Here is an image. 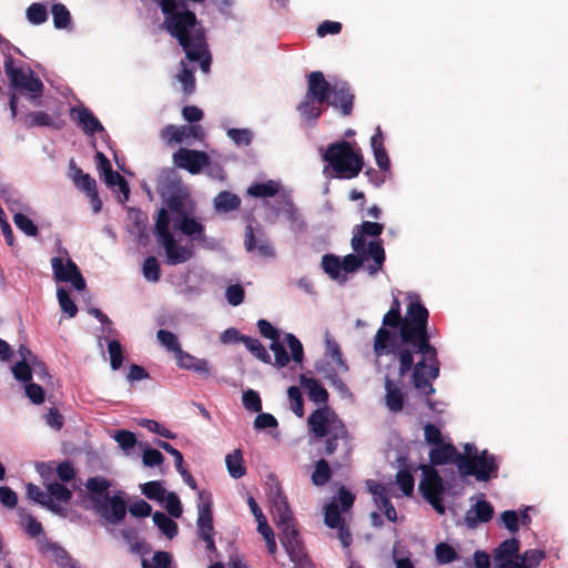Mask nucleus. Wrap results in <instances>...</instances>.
<instances>
[{
    "label": "nucleus",
    "mask_w": 568,
    "mask_h": 568,
    "mask_svg": "<svg viewBox=\"0 0 568 568\" xmlns=\"http://www.w3.org/2000/svg\"><path fill=\"white\" fill-rule=\"evenodd\" d=\"M270 349L274 353L273 365L277 368H283L290 363L288 353L285 349L283 343L280 339H275L271 343Z\"/></svg>",
    "instance_id": "obj_52"
},
{
    "label": "nucleus",
    "mask_w": 568,
    "mask_h": 568,
    "mask_svg": "<svg viewBox=\"0 0 568 568\" xmlns=\"http://www.w3.org/2000/svg\"><path fill=\"white\" fill-rule=\"evenodd\" d=\"M333 87L325 80L324 73H310L306 97L317 101L318 104L328 102Z\"/></svg>",
    "instance_id": "obj_18"
},
{
    "label": "nucleus",
    "mask_w": 568,
    "mask_h": 568,
    "mask_svg": "<svg viewBox=\"0 0 568 568\" xmlns=\"http://www.w3.org/2000/svg\"><path fill=\"white\" fill-rule=\"evenodd\" d=\"M323 271L332 278L338 280L341 277L342 261L338 256L333 254H325L322 257Z\"/></svg>",
    "instance_id": "obj_43"
},
{
    "label": "nucleus",
    "mask_w": 568,
    "mask_h": 568,
    "mask_svg": "<svg viewBox=\"0 0 568 568\" xmlns=\"http://www.w3.org/2000/svg\"><path fill=\"white\" fill-rule=\"evenodd\" d=\"M70 118L88 135L104 131L99 119L82 104L70 109Z\"/></svg>",
    "instance_id": "obj_16"
},
{
    "label": "nucleus",
    "mask_w": 568,
    "mask_h": 568,
    "mask_svg": "<svg viewBox=\"0 0 568 568\" xmlns=\"http://www.w3.org/2000/svg\"><path fill=\"white\" fill-rule=\"evenodd\" d=\"M355 254H347L343 257L342 270L345 273H354L364 263H367V271L371 275L378 273L385 262V251L382 240H373L367 244V250L354 251Z\"/></svg>",
    "instance_id": "obj_8"
},
{
    "label": "nucleus",
    "mask_w": 568,
    "mask_h": 568,
    "mask_svg": "<svg viewBox=\"0 0 568 568\" xmlns=\"http://www.w3.org/2000/svg\"><path fill=\"white\" fill-rule=\"evenodd\" d=\"M142 273L146 281L158 283L161 278V267L155 256H148L142 265Z\"/></svg>",
    "instance_id": "obj_42"
},
{
    "label": "nucleus",
    "mask_w": 568,
    "mask_h": 568,
    "mask_svg": "<svg viewBox=\"0 0 568 568\" xmlns=\"http://www.w3.org/2000/svg\"><path fill=\"white\" fill-rule=\"evenodd\" d=\"M154 235L165 251L166 264L178 265L187 262L194 255L193 244L179 245L170 231V215L161 209L154 226Z\"/></svg>",
    "instance_id": "obj_6"
},
{
    "label": "nucleus",
    "mask_w": 568,
    "mask_h": 568,
    "mask_svg": "<svg viewBox=\"0 0 568 568\" xmlns=\"http://www.w3.org/2000/svg\"><path fill=\"white\" fill-rule=\"evenodd\" d=\"M308 427L316 437H325L332 432L335 422H342L327 406L315 409L308 416Z\"/></svg>",
    "instance_id": "obj_15"
},
{
    "label": "nucleus",
    "mask_w": 568,
    "mask_h": 568,
    "mask_svg": "<svg viewBox=\"0 0 568 568\" xmlns=\"http://www.w3.org/2000/svg\"><path fill=\"white\" fill-rule=\"evenodd\" d=\"M241 205V199L229 191H222L220 192L216 197L214 199V209L217 212H231L235 211Z\"/></svg>",
    "instance_id": "obj_34"
},
{
    "label": "nucleus",
    "mask_w": 568,
    "mask_h": 568,
    "mask_svg": "<svg viewBox=\"0 0 568 568\" xmlns=\"http://www.w3.org/2000/svg\"><path fill=\"white\" fill-rule=\"evenodd\" d=\"M546 554L539 549H529L519 556V562L523 568H535L545 559Z\"/></svg>",
    "instance_id": "obj_46"
},
{
    "label": "nucleus",
    "mask_w": 568,
    "mask_h": 568,
    "mask_svg": "<svg viewBox=\"0 0 568 568\" xmlns=\"http://www.w3.org/2000/svg\"><path fill=\"white\" fill-rule=\"evenodd\" d=\"M57 297L63 313H65L70 318L74 317L78 313V307L68 291L63 287L58 288Z\"/></svg>",
    "instance_id": "obj_47"
},
{
    "label": "nucleus",
    "mask_w": 568,
    "mask_h": 568,
    "mask_svg": "<svg viewBox=\"0 0 568 568\" xmlns=\"http://www.w3.org/2000/svg\"><path fill=\"white\" fill-rule=\"evenodd\" d=\"M495 509L494 506L486 500L485 494H479L476 497V503L470 506L464 516V524L475 529L479 524H486L491 520Z\"/></svg>",
    "instance_id": "obj_13"
},
{
    "label": "nucleus",
    "mask_w": 568,
    "mask_h": 568,
    "mask_svg": "<svg viewBox=\"0 0 568 568\" xmlns=\"http://www.w3.org/2000/svg\"><path fill=\"white\" fill-rule=\"evenodd\" d=\"M260 239H255L254 229L251 224L245 227V239L244 245L247 252L257 251L258 254L263 257H273L275 255V251L271 244V242L264 236L262 230H258Z\"/></svg>",
    "instance_id": "obj_20"
},
{
    "label": "nucleus",
    "mask_w": 568,
    "mask_h": 568,
    "mask_svg": "<svg viewBox=\"0 0 568 568\" xmlns=\"http://www.w3.org/2000/svg\"><path fill=\"white\" fill-rule=\"evenodd\" d=\"M243 406L246 410L252 413L262 412V400L257 392L247 389L242 396Z\"/></svg>",
    "instance_id": "obj_59"
},
{
    "label": "nucleus",
    "mask_w": 568,
    "mask_h": 568,
    "mask_svg": "<svg viewBox=\"0 0 568 568\" xmlns=\"http://www.w3.org/2000/svg\"><path fill=\"white\" fill-rule=\"evenodd\" d=\"M174 229H179L184 235L194 240H201L204 236V226L187 213L180 216V221L174 223Z\"/></svg>",
    "instance_id": "obj_29"
},
{
    "label": "nucleus",
    "mask_w": 568,
    "mask_h": 568,
    "mask_svg": "<svg viewBox=\"0 0 568 568\" xmlns=\"http://www.w3.org/2000/svg\"><path fill=\"white\" fill-rule=\"evenodd\" d=\"M347 437V429L342 422H335L332 432L328 433L325 443L324 454L333 455L337 449V440Z\"/></svg>",
    "instance_id": "obj_39"
},
{
    "label": "nucleus",
    "mask_w": 568,
    "mask_h": 568,
    "mask_svg": "<svg viewBox=\"0 0 568 568\" xmlns=\"http://www.w3.org/2000/svg\"><path fill=\"white\" fill-rule=\"evenodd\" d=\"M243 344L246 349L252 353L257 359L265 364H271V356L264 345L255 337L245 336Z\"/></svg>",
    "instance_id": "obj_41"
},
{
    "label": "nucleus",
    "mask_w": 568,
    "mask_h": 568,
    "mask_svg": "<svg viewBox=\"0 0 568 568\" xmlns=\"http://www.w3.org/2000/svg\"><path fill=\"white\" fill-rule=\"evenodd\" d=\"M13 89L26 93L30 99H38L42 94L43 83L34 73H9Z\"/></svg>",
    "instance_id": "obj_17"
},
{
    "label": "nucleus",
    "mask_w": 568,
    "mask_h": 568,
    "mask_svg": "<svg viewBox=\"0 0 568 568\" xmlns=\"http://www.w3.org/2000/svg\"><path fill=\"white\" fill-rule=\"evenodd\" d=\"M325 355L331 357L339 369L346 372L348 366L343 358V353L338 343L331 336L328 332L325 333Z\"/></svg>",
    "instance_id": "obj_35"
},
{
    "label": "nucleus",
    "mask_w": 568,
    "mask_h": 568,
    "mask_svg": "<svg viewBox=\"0 0 568 568\" xmlns=\"http://www.w3.org/2000/svg\"><path fill=\"white\" fill-rule=\"evenodd\" d=\"M396 484L405 496H410L413 494L415 480L408 470L400 469L397 473Z\"/></svg>",
    "instance_id": "obj_58"
},
{
    "label": "nucleus",
    "mask_w": 568,
    "mask_h": 568,
    "mask_svg": "<svg viewBox=\"0 0 568 568\" xmlns=\"http://www.w3.org/2000/svg\"><path fill=\"white\" fill-rule=\"evenodd\" d=\"M227 471L232 478L239 479L246 474L243 454L241 449H235L225 457Z\"/></svg>",
    "instance_id": "obj_33"
},
{
    "label": "nucleus",
    "mask_w": 568,
    "mask_h": 568,
    "mask_svg": "<svg viewBox=\"0 0 568 568\" xmlns=\"http://www.w3.org/2000/svg\"><path fill=\"white\" fill-rule=\"evenodd\" d=\"M156 191L161 197L183 191L182 181L174 170H163L160 173L156 182Z\"/></svg>",
    "instance_id": "obj_22"
},
{
    "label": "nucleus",
    "mask_w": 568,
    "mask_h": 568,
    "mask_svg": "<svg viewBox=\"0 0 568 568\" xmlns=\"http://www.w3.org/2000/svg\"><path fill=\"white\" fill-rule=\"evenodd\" d=\"M180 0H161L166 30L179 41L190 62L197 63L201 71H210L212 58L204 28L193 11H180ZM182 6L184 7V3Z\"/></svg>",
    "instance_id": "obj_2"
},
{
    "label": "nucleus",
    "mask_w": 568,
    "mask_h": 568,
    "mask_svg": "<svg viewBox=\"0 0 568 568\" xmlns=\"http://www.w3.org/2000/svg\"><path fill=\"white\" fill-rule=\"evenodd\" d=\"M429 458L433 465H445L447 463L456 465L457 449L452 444L442 443L440 446H435L430 450Z\"/></svg>",
    "instance_id": "obj_30"
},
{
    "label": "nucleus",
    "mask_w": 568,
    "mask_h": 568,
    "mask_svg": "<svg viewBox=\"0 0 568 568\" xmlns=\"http://www.w3.org/2000/svg\"><path fill=\"white\" fill-rule=\"evenodd\" d=\"M332 477V469L325 459H320L315 463L314 471L312 473L311 480L313 485L321 487L326 485Z\"/></svg>",
    "instance_id": "obj_40"
},
{
    "label": "nucleus",
    "mask_w": 568,
    "mask_h": 568,
    "mask_svg": "<svg viewBox=\"0 0 568 568\" xmlns=\"http://www.w3.org/2000/svg\"><path fill=\"white\" fill-rule=\"evenodd\" d=\"M175 355L178 365L181 368L194 371L199 374L209 375L210 374V367L209 362L204 358H196L195 356L191 355L187 352H184L182 348H180Z\"/></svg>",
    "instance_id": "obj_23"
},
{
    "label": "nucleus",
    "mask_w": 568,
    "mask_h": 568,
    "mask_svg": "<svg viewBox=\"0 0 568 568\" xmlns=\"http://www.w3.org/2000/svg\"><path fill=\"white\" fill-rule=\"evenodd\" d=\"M53 24L57 29H67L71 24V14L62 3H55L51 8Z\"/></svg>",
    "instance_id": "obj_45"
},
{
    "label": "nucleus",
    "mask_w": 568,
    "mask_h": 568,
    "mask_svg": "<svg viewBox=\"0 0 568 568\" xmlns=\"http://www.w3.org/2000/svg\"><path fill=\"white\" fill-rule=\"evenodd\" d=\"M332 100L328 103L335 108H339L343 115H349L353 110L354 95L349 92L348 88L342 85L341 88H333Z\"/></svg>",
    "instance_id": "obj_28"
},
{
    "label": "nucleus",
    "mask_w": 568,
    "mask_h": 568,
    "mask_svg": "<svg viewBox=\"0 0 568 568\" xmlns=\"http://www.w3.org/2000/svg\"><path fill=\"white\" fill-rule=\"evenodd\" d=\"M519 549L520 542L517 538L506 539L494 550V560L519 559Z\"/></svg>",
    "instance_id": "obj_32"
},
{
    "label": "nucleus",
    "mask_w": 568,
    "mask_h": 568,
    "mask_svg": "<svg viewBox=\"0 0 568 568\" xmlns=\"http://www.w3.org/2000/svg\"><path fill=\"white\" fill-rule=\"evenodd\" d=\"M27 18L33 24H41L48 19V11L42 3H32L27 9Z\"/></svg>",
    "instance_id": "obj_60"
},
{
    "label": "nucleus",
    "mask_w": 568,
    "mask_h": 568,
    "mask_svg": "<svg viewBox=\"0 0 568 568\" xmlns=\"http://www.w3.org/2000/svg\"><path fill=\"white\" fill-rule=\"evenodd\" d=\"M284 214L290 222V227L293 232L301 233L306 231V223L291 200L285 202Z\"/></svg>",
    "instance_id": "obj_38"
},
{
    "label": "nucleus",
    "mask_w": 568,
    "mask_h": 568,
    "mask_svg": "<svg viewBox=\"0 0 568 568\" xmlns=\"http://www.w3.org/2000/svg\"><path fill=\"white\" fill-rule=\"evenodd\" d=\"M47 493L52 499H55L61 503H69L70 499L72 498V491L63 484H60L58 481L48 484Z\"/></svg>",
    "instance_id": "obj_48"
},
{
    "label": "nucleus",
    "mask_w": 568,
    "mask_h": 568,
    "mask_svg": "<svg viewBox=\"0 0 568 568\" xmlns=\"http://www.w3.org/2000/svg\"><path fill=\"white\" fill-rule=\"evenodd\" d=\"M405 316L388 311L374 337L376 357L394 355L399 363L398 374L406 376L413 371V384L425 396L435 393L432 382L439 376L440 362L437 349L430 344L429 313L418 294L408 295Z\"/></svg>",
    "instance_id": "obj_1"
},
{
    "label": "nucleus",
    "mask_w": 568,
    "mask_h": 568,
    "mask_svg": "<svg viewBox=\"0 0 568 568\" xmlns=\"http://www.w3.org/2000/svg\"><path fill=\"white\" fill-rule=\"evenodd\" d=\"M408 551L400 546L399 541H396L393 546L392 555L396 568H414V564L407 556Z\"/></svg>",
    "instance_id": "obj_57"
},
{
    "label": "nucleus",
    "mask_w": 568,
    "mask_h": 568,
    "mask_svg": "<svg viewBox=\"0 0 568 568\" xmlns=\"http://www.w3.org/2000/svg\"><path fill=\"white\" fill-rule=\"evenodd\" d=\"M108 352L110 355V365L113 371H118L123 363V351L121 343L113 338L108 343Z\"/></svg>",
    "instance_id": "obj_53"
},
{
    "label": "nucleus",
    "mask_w": 568,
    "mask_h": 568,
    "mask_svg": "<svg viewBox=\"0 0 568 568\" xmlns=\"http://www.w3.org/2000/svg\"><path fill=\"white\" fill-rule=\"evenodd\" d=\"M384 231V225L377 222L365 221L354 229L351 241L353 251L367 250L365 236L378 237Z\"/></svg>",
    "instance_id": "obj_19"
},
{
    "label": "nucleus",
    "mask_w": 568,
    "mask_h": 568,
    "mask_svg": "<svg viewBox=\"0 0 568 568\" xmlns=\"http://www.w3.org/2000/svg\"><path fill=\"white\" fill-rule=\"evenodd\" d=\"M324 523L329 528H335L344 524V519L341 516V510L335 500L331 501L325 507Z\"/></svg>",
    "instance_id": "obj_49"
},
{
    "label": "nucleus",
    "mask_w": 568,
    "mask_h": 568,
    "mask_svg": "<svg viewBox=\"0 0 568 568\" xmlns=\"http://www.w3.org/2000/svg\"><path fill=\"white\" fill-rule=\"evenodd\" d=\"M419 490L424 499L440 515H444V480L436 469L426 468L423 470V477L419 481Z\"/></svg>",
    "instance_id": "obj_11"
},
{
    "label": "nucleus",
    "mask_w": 568,
    "mask_h": 568,
    "mask_svg": "<svg viewBox=\"0 0 568 568\" xmlns=\"http://www.w3.org/2000/svg\"><path fill=\"white\" fill-rule=\"evenodd\" d=\"M226 134L237 146L250 145L253 138L248 129H229Z\"/></svg>",
    "instance_id": "obj_61"
},
{
    "label": "nucleus",
    "mask_w": 568,
    "mask_h": 568,
    "mask_svg": "<svg viewBox=\"0 0 568 568\" xmlns=\"http://www.w3.org/2000/svg\"><path fill=\"white\" fill-rule=\"evenodd\" d=\"M156 337L160 344L166 348V351L176 354V352L181 348L179 339L176 335L166 329H159L156 333Z\"/></svg>",
    "instance_id": "obj_56"
},
{
    "label": "nucleus",
    "mask_w": 568,
    "mask_h": 568,
    "mask_svg": "<svg viewBox=\"0 0 568 568\" xmlns=\"http://www.w3.org/2000/svg\"><path fill=\"white\" fill-rule=\"evenodd\" d=\"M10 50L11 48L8 42H0V57L3 62V71H33V69H42L40 63L28 65L22 63L16 64Z\"/></svg>",
    "instance_id": "obj_31"
},
{
    "label": "nucleus",
    "mask_w": 568,
    "mask_h": 568,
    "mask_svg": "<svg viewBox=\"0 0 568 568\" xmlns=\"http://www.w3.org/2000/svg\"><path fill=\"white\" fill-rule=\"evenodd\" d=\"M385 405L392 413H398L404 407V394L388 377H385Z\"/></svg>",
    "instance_id": "obj_27"
},
{
    "label": "nucleus",
    "mask_w": 568,
    "mask_h": 568,
    "mask_svg": "<svg viewBox=\"0 0 568 568\" xmlns=\"http://www.w3.org/2000/svg\"><path fill=\"white\" fill-rule=\"evenodd\" d=\"M161 139L166 144L182 143L190 138L202 141L204 139V130L200 124L176 126L169 124L161 131Z\"/></svg>",
    "instance_id": "obj_14"
},
{
    "label": "nucleus",
    "mask_w": 568,
    "mask_h": 568,
    "mask_svg": "<svg viewBox=\"0 0 568 568\" xmlns=\"http://www.w3.org/2000/svg\"><path fill=\"white\" fill-rule=\"evenodd\" d=\"M500 460L487 449L476 456H459L458 471L460 476H473L477 481L487 483L498 477Z\"/></svg>",
    "instance_id": "obj_7"
},
{
    "label": "nucleus",
    "mask_w": 568,
    "mask_h": 568,
    "mask_svg": "<svg viewBox=\"0 0 568 568\" xmlns=\"http://www.w3.org/2000/svg\"><path fill=\"white\" fill-rule=\"evenodd\" d=\"M183 191L172 193L169 195L162 196L163 202L165 203L166 207H164L168 212L171 211L172 213H178L180 216L183 213H186L183 209Z\"/></svg>",
    "instance_id": "obj_51"
},
{
    "label": "nucleus",
    "mask_w": 568,
    "mask_h": 568,
    "mask_svg": "<svg viewBox=\"0 0 568 568\" xmlns=\"http://www.w3.org/2000/svg\"><path fill=\"white\" fill-rule=\"evenodd\" d=\"M196 534L199 539L205 542L209 554L216 552L214 540L215 529L213 525V507L211 495L205 491H199Z\"/></svg>",
    "instance_id": "obj_9"
},
{
    "label": "nucleus",
    "mask_w": 568,
    "mask_h": 568,
    "mask_svg": "<svg viewBox=\"0 0 568 568\" xmlns=\"http://www.w3.org/2000/svg\"><path fill=\"white\" fill-rule=\"evenodd\" d=\"M73 180L75 185L85 191L87 194L97 190L95 180L89 174L83 173L81 169H77Z\"/></svg>",
    "instance_id": "obj_63"
},
{
    "label": "nucleus",
    "mask_w": 568,
    "mask_h": 568,
    "mask_svg": "<svg viewBox=\"0 0 568 568\" xmlns=\"http://www.w3.org/2000/svg\"><path fill=\"white\" fill-rule=\"evenodd\" d=\"M153 521L169 539L174 538L179 532L178 524L164 513L155 511L153 514Z\"/></svg>",
    "instance_id": "obj_37"
},
{
    "label": "nucleus",
    "mask_w": 568,
    "mask_h": 568,
    "mask_svg": "<svg viewBox=\"0 0 568 568\" xmlns=\"http://www.w3.org/2000/svg\"><path fill=\"white\" fill-rule=\"evenodd\" d=\"M158 446L160 448H162L163 450H165L166 453H169L171 456H174V463H175V467H176V470L181 474V476L183 477V480L184 483L193 490H195L197 488V484L194 479V477L191 475L190 471H187L184 467H183V456L182 454L180 453V450H178L176 448H174L170 443L168 442H164V440H159L158 442Z\"/></svg>",
    "instance_id": "obj_26"
},
{
    "label": "nucleus",
    "mask_w": 568,
    "mask_h": 568,
    "mask_svg": "<svg viewBox=\"0 0 568 568\" xmlns=\"http://www.w3.org/2000/svg\"><path fill=\"white\" fill-rule=\"evenodd\" d=\"M281 184L276 181L268 180L263 183H254L247 189V194L253 197H272L280 191Z\"/></svg>",
    "instance_id": "obj_36"
},
{
    "label": "nucleus",
    "mask_w": 568,
    "mask_h": 568,
    "mask_svg": "<svg viewBox=\"0 0 568 568\" xmlns=\"http://www.w3.org/2000/svg\"><path fill=\"white\" fill-rule=\"evenodd\" d=\"M285 341L292 353V359L295 363H302L304 358V349L300 339L292 333L285 335Z\"/></svg>",
    "instance_id": "obj_64"
},
{
    "label": "nucleus",
    "mask_w": 568,
    "mask_h": 568,
    "mask_svg": "<svg viewBox=\"0 0 568 568\" xmlns=\"http://www.w3.org/2000/svg\"><path fill=\"white\" fill-rule=\"evenodd\" d=\"M142 494L150 500L163 501L166 491L159 480H152L141 486Z\"/></svg>",
    "instance_id": "obj_44"
},
{
    "label": "nucleus",
    "mask_w": 568,
    "mask_h": 568,
    "mask_svg": "<svg viewBox=\"0 0 568 568\" xmlns=\"http://www.w3.org/2000/svg\"><path fill=\"white\" fill-rule=\"evenodd\" d=\"M366 486L368 491L373 495V499L377 508H381V505H384V500L390 499L387 489L379 483L368 479L366 480Z\"/></svg>",
    "instance_id": "obj_54"
},
{
    "label": "nucleus",
    "mask_w": 568,
    "mask_h": 568,
    "mask_svg": "<svg viewBox=\"0 0 568 568\" xmlns=\"http://www.w3.org/2000/svg\"><path fill=\"white\" fill-rule=\"evenodd\" d=\"M272 514L280 529L282 546L292 560H301L304 556V547L296 528V520L285 495L280 490L272 498Z\"/></svg>",
    "instance_id": "obj_4"
},
{
    "label": "nucleus",
    "mask_w": 568,
    "mask_h": 568,
    "mask_svg": "<svg viewBox=\"0 0 568 568\" xmlns=\"http://www.w3.org/2000/svg\"><path fill=\"white\" fill-rule=\"evenodd\" d=\"M59 256L51 258L53 276L58 282L70 283L77 291L85 288V281L78 265L70 258L65 247L59 246Z\"/></svg>",
    "instance_id": "obj_10"
},
{
    "label": "nucleus",
    "mask_w": 568,
    "mask_h": 568,
    "mask_svg": "<svg viewBox=\"0 0 568 568\" xmlns=\"http://www.w3.org/2000/svg\"><path fill=\"white\" fill-rule=\"evenodd\" d=\"M316 100L304 97L303 101L297 105V111L304 124L313 126L321 116L323 109Z\"/></svg>",
    "instance_id": "obj_25"
},
{
    "label": "nucleus",
    "mask_w": 568,
    "mask_h": 568,
    "mask_svg": "<svg viewBox=\"0 0 568 568\" xmlns=\"http://www.w3.org/2000/svg\"><path fill=\"white\" fill-rule=\"evenodd\" d=\"M111 485V481L103 476L89 477L85 481L93 510L106 523L116 525L126 515V504L122 491H118L113 496L109 495Z\"/></svg>",
    "instance_id": "obj_3"
},
{
    "label": "nucleus",
    "mask_w": 568,
    "mask_h": 568,
    "mask_svg": "<svg viewBox=\"0 0 568 568\" xmlns=\"http://www.w3.org/2000/svg\"><path fill=\"white\" fill-rule=\"evenodd\" d=\"M26 494L30 500H32L41 506H43L44 504H48L50 501L49 494L47 491H43L39 486H37L32 483L27 484Z\"/></svg>",
    "instance_id": "obj_62"
},
{
    "label": "nucleus",
    "mask_w": 568,
    "mask_h": 568,
    "mask_svg": "<svg viewBox=\"0 0 568 568\" xmlns=\"http://www.w3.org/2000/svg\"><path fill=\"white\" fill-rule=\"evenodd\" d=\"M338 179H354L364 166L361 150H355L347 141L329 144L322 155Z\"/></svg>",
    "instance_id": "obj_5"
},
{
    "label": "nucleus",
    "mask_w": 568,
    "mask_h": 568,
    "mask_svg": "<svg viewBox=\"0 0 568 568\" xmlns=\"http://www.w3.org/2000/svg\"><path fill=\"white\" fill-rule=\"evenodd\" d=\"M436 560L442 564H450L458 558L456 550L446 542H439L435 547Z\"/></svg>",
    "instance_id": "obj_55"
},
{
    "label": "nucleus",
    "mask_w": 568,
    "mask_h": 568,
    "mask_svg": "<svg viewBox=\"0 0 568 568\" xmlns=\"http://www.w3.org/2000/svg\"><path fill=\"white\" fill-rule=\"evenodd\" d=\"M6 202L8 203L9 211L13 213V222H14L16 226L21 232H23L27 236H32V237L37 236L39 234V229L33 223V221L31 219H29L27 215H24L23 213L17 212L18 209L22 207V203L17 200H13V201L6 200Z\"/></svg>",
    "instance_id": "obj_21"
},
{
    "label": "nucleus",
    "mask_w": 568,
    "mask_h": 568,
    "mask_svg": "<svg viewBox=\"0 0 568 568\" xmlns=\"http://www.w3.org/2000/svg\"><path fill=\"white\" fill-rule=\"evenodd\" d=\"M300 382L304 389L307 392L310 400L314 402L315 404H323L324 406H327L326 404L328 400V392L317 379L301 375Z\"/></svg>",
    "instance_id": "obj_24"
},
{
    "label": "nucleus",
    "mask_w": 568,
    "mask_h": 568,
    "mask_svg": "<svg viewBox=\"0 0 568 568\" xmlns=\"http://www.w3.org/2000/svg\"><path fill=\"white\" fill-rule=\"evenodd\" d=\"M173 162L178 168L197 174L210 164V158L203 151L180 148L173 154Z\"/></svg>",
    "instance_id": "obj_12"
},
{
    "label": "nucleus",
    "mask_w": 568,
    "mask_h": 568,
    "mask_svg": "<svg viewBox=\"0 0 568 568\" xmlns=\"http://www.w3.org/2000/svg\"><path fill=\"white\" fill-rule=\"evenodd\" d=\"M287 396L293 413L302 417L304 415V400L302 392L297 386H290L287 389Z\"/></svg>",
    "instance_id": "obj_50"
}]
</instances>
